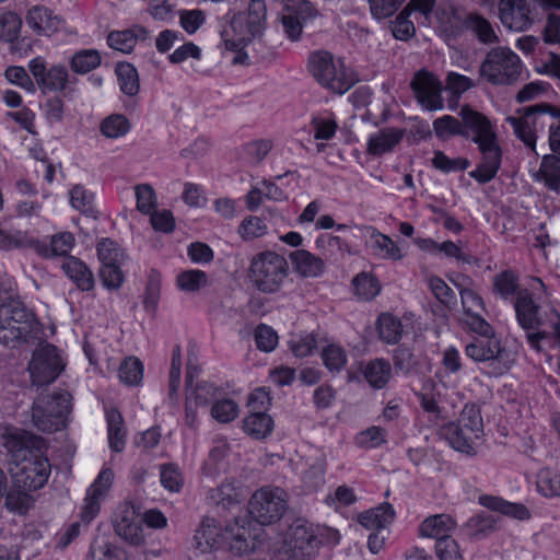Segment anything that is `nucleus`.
Returning a JSON list of instances; mask_svg holds the SVG:
<instances>
[{
	"mask_svg": "<svg viewBox=\"0 0 560 560\" xmlns=\"http://www.w3.org/2000/svg\"><path fill=\"white\" fill-rule=\"evenodd\" d=\"M106 422L109 447L113 452L119 453L126 444L122 416L116 408L108 409L106 410Z\"/></svg>",
	"mask_w": 560,
	"mask_h": 560,
	"instance_id": "obj_33",
	"label": "nucleus"
},
{
	"mask_svg": "<svg viewBox=\"0 0 560 560\" xmlns=\"http://www.w3.org/2000/svg\"><path fill=\"white\" fill-rule=\"evenodd\" d=\"M248 278L257 291L264 294L278 293L289 278V264L276 252L258 253L250 260Z\"/></svg>",
	"mask_w": 560,
	"mask_h": 560,
	"instance_id": "obj_3",
	"label": "nucleus"
},
{
	"mask_svg": "<svg viewBox=\"0 0 560 560\" xmlns=\"http://www.w3.org/2000/svg\"><path fill=\"white\" fill-rule=\"evenodd\" d=\"M18 470L13 474V482L18 488L36 491L48 481L51 465L42 451L23 457L16 463Z\"/></svg>",
	"mask_w": 560,
	"mask_h": 560,
	"instance_id": "obj_10",
	"label": "nucleus"
},
{
	"mask_svg": "<svg viewBox=\"0 0 560 560\" xmlns=\"http://www.w3.org/2000/svg\"><path fill=\"white\" fill-rule=\"evenodd\" d=\"M25 23L35 35L51 36L63 27L65 20L48 7L35 4L27 10Z\"/></svg>",
	"mask_w": 560,
	"mask_h": 560,
	"instance_id": "obj_17",
	"label": "nucleus"
},
{
	"mask_svg": "<svg viewBox=\"0 0 560 560\" xmlns=\"http://www.w3.org/2000/svg\"><path fill=\"white\" fill-rule=\"evenodd\" d=\"M353 291L358 299L371 301L381 292L380 281L370 272H360L352 280Z\"/></svg>",
	"mask_w": 560,
	"mask_h": 560,
	"instance_id": "obj_41",
	"label": "nucleus"
},
{
	"mask_svg": "<svg viewBox=\"0 0 560 560\" xmlns=\"http://www.w3.org/2000/svg\"><path fill=\"white\" fill-rule=\"evenodd\" d=\"M443 433L454 450L466 454H470L474 451V440L479 438L455 422L445 425Z\"/></svg>",
	"mask_w": 560,
	"mask_h": 560,
	"instance_id": "obj_34",
	"label": "nucleus"
},
{
	"mask_svg": "<svg viewBox=\"0 0 560 560\" xmlns=\"http://www.w3.org/2000/svg\"><path fill=\"white\" fill-rule=\"evenodd\" d=\"M242 491L234 481L225 480L220 486L209 490L207 499L211 504L230 509L242 500Z\"/></svg>",
	"mask_w": 560,
	"mask_h": 560,
	"instance_id": "obj_31",
	"label": "nucleus"
},
{
	"mask_svg": "<svg viewBox=\"0 0 560 560\" xmlns=\"http://www.w3.org/2000/svg\"><path fill=\"white\" fill-rule=\"evenodd\" d=\"M115 533L132 546L144 542V535L138 513L131 502L120 503L113 516Z\"/></svg>",
	"mask_w": 560,
	"mask_h": 560,
	"instance_id": "obj_14",
	"label": "nucleus"
},
{
	"mask_svg": "<svg viewBox=\"0 0 560 560\" xmlns=\"http://www.w3.org/2000/svg\"><path fill=\"white\" fill-rule=\"evenodd\" d=\"M42 442V439L18 429L10 430L3 435V446L12 455L15 463L39 451Z\"/></svg>",
	"mask_w": 560,
	"mask_h": 560,
	"instance_id": "obj_20",
	"label": "nucleus"
},
{
	"mask_svg": "<svg viewBox=\"0 0 560 560\" xmlns=\"http://www.w3.org/2000/svg\"><path fill=\"white\" fill-rule=\"evenodd\" d=\"M287 11L296 18L303 27L315 20L318 15L317 9L308 0H298L287 7Z\"/></svg>",
	"mask_w": 560,
	"mask_h": 560,
	"instance_id": "obj_64",
	"label": "nucleus"
},
{
	"mask_svg": "<svg viewBox=\"0 0 560 560\" xmlns=\"http://www.w3.org/2000/svg\"><path fill=\"white\" fill-rule=\"evenodd\" d=\"M528 290H529V294H532L534 304L537 306V318L539 322V329L547 330V329H549V327L547 325V317H548L549 311L545 312L544 315H540L541 307H540L539 302L541 300L550 296L548 288L540 278L533 277L532 283H530V289H528Z\"/></svg>",
	"mask_w": 560,
	"mask_h": 560,
	"instance_id": "obj_56",
	"label": "nucleus"
},
{
	"mask_svg": "<svg viewBox=\"0 0 560 560\" xmlns=\"http://www.w3.org/2000/svg\"><path fill=\"white\" fill-rule=\"evenodd\" d=\"M289 508V494L280 487L265 486L248 502L249 514L260 525L278 523Z\"/></svg>",
	"mask_w": 560,
	"mask_h": 560,
	"instance_id": "obj_8",
	"label": "nucleus"
},
{
	"mask_svg": "<svg viewBox=\"0 0 560 560\" xmlns=\"http://www.w3.org/2000/svg\"><path fill=\"white\" fill-rule=\"evenodd\" d=\"M65 273L82 291H90L94 288V277L89 267L79 258L69 256L62 264Z\"/></svg>",
	"mask_w": 560,
	"mask_h": 560,
	"instance_id": "obj_28",
	"label": "nucleus"
},
{
	"mask_svg": "<svg viewBox=\"0 0 560 560\" xmlns=\"http://www.w3.org/2000/svg\"><path fill=\"white\" fill-rule=\"evenodd\" d=\"M238 415L237 404L230 399L215 400L211 407V416L221 423L233 421Z\"/></svg>",
	"mask_w": 560,
	"mask_h": 560,
	"instance_id": "obj_62",
	"label": "nucleus"
},
{
	"mask_svg": "<svg viewBox=\"0 0 560 560\" xmlns=\"http://www.w3.org/2000/svg\"><path fill=\"white\" fill-rule=\"evenodd\" d=\"M518 113L521 117H508L506 120L513 127L516 137L533 150L536 145V132L544 129V117H560V109L547 103L524 107Z\"/></svg>",
	"mask_w": 560,
	"mask_h": 560,
	"instance_id": "obj_9",
	"label": "nucleus"
},
{
	"mask_svg": "<svg viewBox=\"0 0 560 560\" xmlns=\"http://www.w3.org/2000/svg\"><path fill=\"white\" fill-rule=\"evenodd\" d=\"M118 376L126 385L132 386L139 384L143 377L142 362L135 357L125 359L119 366Z\"/></svg>",
	"mask_w": 560,
	"mask_h": 560,
	"instance_id": "obj_50",
	"label": "nucleus"
},
{
	"mask_svg": "<svg viewBox=\"0 0 560 560\" xmlns=\"http://www.w3.org/2000/svg\"><path fill=\"white\" fill-rule=\"evenodd\" d=\"M89 560H126V552L107 537L97 536L91 542Z\"/></svg>",
	"mask_w": 560,
	"mask_h": 560,
	"instance_id": "obj_37",
	"label": "nucleus"
},
{
	"mask_svg": "<svg viewBox=\"0 0 560 560\" xmlns=\"http://www.w3.org/2000/svg\"><path fill=\"white\" fill-rule=\"evenodd\" d=\"M71 395L66 390L39 395L32 407L34 425L47 433L61 430L71 412Z\"/></svg>",
	"mask_w": 560,
	"mask_h": 560,
	"instance_id": "obj_4",
	"label": "nucleus"
},
{
	"mask_svg": "<svg viewBox=\"0 0 560 560\" xmlns=\"http://www.w3.org/2000/svg\"><path fill=\"white\" fill-rule=\"evenodd\" d=\"M395 518V510L389 503H383L358 515V522L371 530L387 527Z\"/></svg>",
	"mask_w": 560,
	"mask_h": 560,
	"instance_id": "obj_27",
	"label": "nucleus"
},
{
	"mask_svg": "<svg viewBox=\"0 0 560 560\" xmlns=\"http://www.w3.org/2000/svg\"><path fill=\"white\" fill-rule=\"evenodd\" d=\"M218 387L209 383L198 384L191 392L187 393L186 399H191L195 407H206L215 401Z\"/></svg>",
	"mask_w": 560,
	"mask_h": 560,
	"instance_id": "obj_58",
	"label": "nucleus"
},
{
	"mask_svg": "<svg viewBox=\"0 0 560 560\" xmlns=\"http://www.w3.org/2000/svg\"><path fill=\"white\" fill-rule=\"evenodd\" d=\"M268 226L265 221L258 217L250 215L245 218L238 226V234L244 241H252L267 234Z\"/></svg>",
	"mask_w": 560,
	"mask_h": 560,
	"instance_id": "obj_57",
	"label": "nucleus"
},
{
	"mask_svg": "<svg viewBox=\"0 0 560 560\" xmlns=\"http://www.w3.org/2000/svg\"><path fill=\"white\" fill-rule=\"evenodd\" d=\"M534 9L530 0H500L499 18L508 28L524 32L534 23Z\"/></svg>",
	"mask_w": 560,
	"mask_h": 560,
	"instance_id": "obj_15",
	"label": "nucleus"
},
{
	"mask_svg": "<svg viewBox=\"0 0 560 560\" xmlns=\"http://www.w3.org/2000/svg\"><path fill=\"white\" fill-rule=\"evenodd\" d=\"M32 236L22 231H5L0 229V249L31 248Z\"/></svg>",
	"mask_w": 560,
	"mask_h": 560,
	"instance_id": "obj_60",
	"label": "nucleus"
},
{
	"mask_svg": "<svg viewBox=\"0 0 560 560\" xmlns=\"http://www.w3.org/2000/svg\"><path fill=\"white\" fill-rule=\"evenodd\" d=\"M432 166L445 174L452 172H462L468 168L469 161L465 158H448L444 152L436 150L434 151L431 160Z\"/></svg>",
	"mask_w": 560,
	"mask_h": 560,
	"instance_id": "obj_54",
	"label": "nucleus"
},
{
	"mask_svg": "<svg viewBox=\"0 0 560 560\" xmlns=\"http://www.w3.org/2000/svg\"><path fill=\"white\" fill-rule=\"evenodd\" d=\"M288 546L295 559L304 560L310 559L316 553L319 540L311 528L304 525H296L290 530Z\"/></svg>",
	"mask_w": 560,
	"mask_h": 560,
	"instance_id": "obj_21",
	"label": "nucleus"
},
{
	"mask_svg": "<svg viewBox=\"0 0 560 560\" xmlns=\"http://www.w3.org/2000/svg\"><path fill=\"white\" fill-rule=\"evenodd\" d=\"M410 85L422 107L428 110L443 108L442 84L431 72L424 69L418 71L413 75Z\"/></svg>",
	"mask_w": 560,
	"mask_h": 560,
	"instance_id": "obj_16",
	"label": "nucleus"
},
{
	"mask_svg": "<svg viewBox=\"0 0 560 560\" xmlns=\"http://www.w3.org/2000/svg\"><path fill=\"white\" fill-rule=\"evenodd\" d=\"M320 357L325 368L332 374L340 373L348 362L346 350L336 343H329L324 347Z\"/></svg>",
	"mask_w": 560,
	"mask_h": 560,
	"instance_id": "obj_42",
	"label": "nucleus"
},
{
	"mask_svg": "<svg viewBox=\"0 0 560 560\" xmlns=\"http://www.w3.org/2000/svg\"><path fill=\"white\" fill-rule=\"evenodd\" d=\"M243 428L248 435L255 439H262L271 433L273 421L264 411H253L243 420Z\"/></svg>",
	"mask_w": 560,
	"mask_h": 560,
	"instance_id": "obj_39",
	"label": "nucleus"
},
{
	"mask_svg": "<svg viewBox=\"0 0 560 560\" xmlns=\"http://www.w3.org/2000/svg\"><path fill=\"white\" fill-rule=\"evenodd\" d=\"M22 19L12 11L0 14V39L13 43L20 36Z\"/></svg>",
	"mask_w": 560,
	"mask_h": 560,
	"instance_id": "obj_51",
	"label": "nucleus"
},
{
	"mask_svg": "<svg viewBox=\"0 0 560 560\" xmlns=\"http://www.w3.org/2000/svg\"><path fill=\"white\" fill-rule=\"evenodd\" d=\"M128 119L122 115H112L101 124V132L107 138H119L129 131Z\"/></svg>",
	"mask_w": 560,
	"mask_h": 560,
	"instance_id": "obj_59",
	"label": "nucleus"
},
{
	"mask_svg": "<svg viewBox=\"0 0 560 560\" xmlns=\"http://www.w3.org/2000/svg\"><path fill=\"white\" fill-rule=\"evenodd\" d=\"M74 236L70 232H59L49 240L32 237L31 248L44 258L67 256L74 246Z\"/></svg>",
	"mask_w": 560,
	"mask_h": 560,
	"instance_id": "obj_22",
	"label": "nucleus"
},
{
	"mask_svg": "<svg viewBox=\"0 0 560 560\" xmlns=\"http://www.w3.org/2000/svg\"><path fill=\"white\" fill-rule=\"evenodd\" d=\"M160 481L162 487L172 493H177L184 486V477L175 464H163L160 467Z\"/></svg>",
	"mask_w": 560,
	"mask_h": 560,
	"instance_id": "obj_52",
	"label": "nucleus"
},
{
	"mask_svg": "<svg viewBox=\"0 0 560 560\" xmlns=\"http://www.w3.org/2000/svg\"><path fill=\"white\" fill-rule=\"evenodd\" d=\"M289 259L294 271L303 278H316L325 271L324 259L306 249L291 252Z\"/></svg>",
	"mask_w": 560,
	"mask_h": 560,
	"instance_id": "obj_24",
	"label": "nucleus"
},
{
	"mask_svg": "<svg viewBox=\"0 0 560 560\" xmlns=\"http://www.w3.org/2000/svg\"><path fill=\"white\" fill-rule=\"evenodd\" d=\"M537 490L546 498L560 497V472L550 468H541L537 474Z\"/></svg>",
	"mask_w": 560,
	"mask_h": 560,
	"instance_id": "obj_44",
	"label": "nucleus"
},
{
	"mask_svg": "<svg viewBox=\"0 0 560 560\" xmlns=\"http://www.w3.org/2000/svg\"><path fill=\"white\" fill-rule=\"evenodd\" d=\"M433 130L435 136L442 140L456 136L463 137V120L451 115H444L433 121Z\"/></svg>",
	"mask_w": 560,
	"mask_h": 560,
	"instance_id": "obj_47",
	"label": "nucleus"
},
{
	"mask_svg": "<svg viewBox=\"0 0 560 560\" xmlns=\"http://www.w3.org/2000/svg\"><path fill=\"white\" fill-rule=\"evenodd\" d=\"M93 201V194L82 185H75L70 190L71 206L83 213H92L94 211Z\"/></svg>",
	"mask_w": 560,
	"mask_h": 560,
	"instance_id": "obj_63",
	"label": "nucleus"
},
{
	"mask_svg": "<svg viewBox=\"0 0 560 560\" xmlns=\"http://www.w3.org/2000/svg\"><path fill=\"white\" fill-rule=\"evenodd\" d=\"M479 503L492 512H499L503 515L512 516L517 520H527L530 514L528 509L520 503L504 501L493 495H480Z\"/></svg>",
	"mask_w": 560,
	"mask_h": 560,
	"instance_id": "obj_30",
	"label": "nucleus"
},
{
	"mask_svg": "<svg viewBox=\"0 0 560 560\" xmlns=\"http://www.w3.org/2000/svg\"><path fill=\"white\" fill-rule=\"evenodd\" d=\"M463 26L466 31L470 32L480 44L494 45L500 42L498 34L499 27L479 13H468L463 21Z\"/></svg>",
	"mask_w": 560,
	"mask_h": 560,
	"instance_id": "obj_23",
	"label": "nucleus"
},
{
	"mask_svg": "<svg viewBox=\"0 0 560 560\" xmlns=\"http://www.w3.org/2000/svg\"><path fill=\"white\" fill-rule=\"evenodd\" d=\"M176 282L182 291L197 292L208 285V275L202 270L190 269L180 272Z\"/></svg>",
	"mask_w": 560,
	"mask_h": 560,
	"instance_id": "obj_49",
	"label": "nucleus"
},
{
	"mask_svg": "<svg viewBox=\"0 0 560 560\" xmlns=\"http://www.w3.org/2000/svg\"><path fill=\"white\" fill-rule=\"evenodd\" d=\"M63 369L57 348L46 345L36 350L28 364L32 382L36 386L52 383Z\"/></svg>",
	"mask_w": 560,
	"mask_h": 560,
	"instance_id": "obj_12",
	"label": "nucleus"
},
{
	"mask_svg": "<svg viewBox=\"0 0 560 560\" xmlns=\"http://www.w3.org/2000/svg\"><path fill=\"white\" fill-rule=\"evenodd\" d=\"M101 55L95 49H82L71 58V69L77 73H88L101 65Z\"/></svg>",
	"mask_w": 560,
	"mask_h": 560,
	"instance_id": "obj_48",
	"label": "nucleus"
},
{
	"mask_svg": "<svg viewBox=\"0 0 560 560\" xmlns=\"http://www.w3.org/2000/svg\"><path fill=\"white\" fill-rule=\"evenodd\" d=\"M316 249L329 260L337 261L350 253L349 245L339 236L331 234H320L315 241Z\"/></svg>",
	"mask_w": 560,
	"mask_h": 560,
	"instance_id": "obj_36",
	"label": "nucleus"
},
{
	"mask_svg": "<svg viewBox=\"0 0 560 560\" xmlns=\"http://www.w3.org/2000/svg\"><path fill=\"white\" fill-rule=\"evenodd\" d=\"M456 522L448 514H436L427 517L419 526L422 537L434 538L436 541L444 539L455 530Z\"/></svg>",
	"mask_w": 560,
	"mask_h": 560,
	"instance_id": "obj_25",
	"label": "nucleus"
},
{
	"mask_svg": "<svg viewBox=\"0 0 560 560\" xmlns=\"http://www.w3.org/2000/svg\"><path fill=\"white\" fill-rule=\"evenodd\" d=\"M524 71L521 58L509 47H495L488 51L480 65V75L493 85H512Z\"/></svg>",
	"mask_w": 560,
	"mask_h": 560,
	"instance_id": "obj_5",
	"label": "nucleus"
},
{
	"mask_svg": "<svg viewBox=\"0 0 560 560\" xmlns=\"http://www.w3.org/2000/svg\"><path fill=\"white\" fill-rule=\"evenodd\" d=\"M537 179L544 182L546 187L552 191L560 189V158L556 155H545L542 158Z\"/></svg>",
	"mask_w": 560,
	"mask_h": 560,
	"instance_id": "obj_40",
	"label": "nucleus"
},
{
	"mask_svg": "<svg viewBox=\"0 0 560 560\" xmlns=\"http://www.w3.org/2000/svg\"><path fill=\"white\" fill-rule=\"evenodd\" d=\"M225 537L230 549L236 555L241 556L255 549V536L244 525H240L238 522L225 528Z\"/></svg>",
	"mask_w": 560,
	"mask_h": 560,
	"instance_id": "obj_29",
	"label": "nucleus"
},
{
	"mask_svg": "<svg viewBox=\"0 0 560 560\" xmlns=\"http://www.w3.org/2000/svg\"><path fill=\"white\" fill-rule=\"evenodd\" d=\"M267 7L265 0H250L247 12L234 13L221 23L220 36L228 50L240 51L266 28Z\"/></svg>",
	"mask_w": 560,
	"mask_h": 560,
	"instance_id": "obj_2",
	"label": "nucleus"
},
{
	"mask_svg": "<svg viewBox=\"0 0 560 560\" xmlns=\"http://www.w3.org/2000/svg\"><path fill=\"white\" fill-rule=\"evenodd\" d=\"M498 521L499 516L489 512H481L470 517L466 527L470 536L481 538L494 530Z\"/></svg>",
	"mask_w": 560,
	"mask_h": 560,
	"instance_id": "obj_46",
	"label": "nucleus"
},
{
	"mask_svg": "<svg viewBox=\"0 0 560 560\" xmlns=\"http://www.w3.org/2000/svg\"><path fill=\"white\" fill-rule=\"evenodd\" d=\"M137 210L142 214H150L158 208V196L150 184H139L135 187Z\"/></svg>",
	"mask_w": 560,
	"mask_h": 560,
	"instance_id": "obj_53",
	"label": "nucleus"
},
{
	"mask_svg": "<svg viewBox=\"0 0 560 560\" xmlns=\"http://www.w3.org/2000/svg\"><path fill=\"white\" fill-rule=\"evenodd\" d=\"M456 423L466 428V431L480 436L483 423L479 407L475 404H466L460 412L458 422Z\"/></svg>",
	"mask_w": 560,
	"mask_h": 560,
	"instance_id": "obj_55",
	"label": "nucleus"
},
{
	"mask_svg": "<svg viewBox=\"0 0 560 560\" xmlns=\"http://www.w3.org/2000/svg\"><path fill=\"white\" fill-rule=\"evenodd\" d=\"M465 352L476 362H488L492 366V371L489 372L492 376L502 375L510 368L505 362L508 352L495 339L476 340L466 346Z\"/></svg>",
	"mask_w": 560,
	"mask_h": 560,
	"instance_id": "obj_13",
	"label": "nucleus"
},
{
	"mask_svg": "<svg viewBox=\"0 0 560 560\" xmlns=\"http://www.w3.org/2000/svg\"><path fill=\"white\" fill-rule=\"evenodd\" d=\"M31 491L23 488H18L13 482V487L8 491L5 497V506L8 510L25 514L34 504V497L30 493Z\"/></svg>",
	"mask_w": 560,
	"mask_h": 560,
	"instance_id": "obj_45",
	"label": "nucleus"
},
{
	"mask_svg": "<svg viewBox=\"0 0 560 560\" xmlns=\"http://www.w3.org/2000/svg\"><path fill=\"white\" fill-rule=\"evenodd\" d=\"M114 471L109 467H103L86 491L105 500L114 483Z\"/></svg>",
	"mask_w": 560,
	"mask_h": 560,
	"instance_id": "obj_61",
	"label": "nucleus"
},
{
	"mask_svg": "<svg viewBox=\"0 0 560 560\" xmlns=\"http://www.w3.org/2000/svg\"><path fill=\"white\" fill-rule=\"evenodd\" d=\"M96 250L101 262L100 277L103 285L109 290L119 289L125 280L121 270L125 260L124 250L110 238L98 242Z\"/></svg>",
	"mask_w": 560,
	"mask_h": 560,
	"instance_id": "obj_11",
	"label": "nucleus"
},
{
	"mask_svg": "<svg viewBox=\"0 0 560 560\" xmlns=\"http://www.w3.org/2000/svg\"><path fill=\"white\" fill-rule=\"evenodd\" d=\"M36 325L34 313L20 300L10 299L0 305V343L25 341Z\"/></svg>",
	"mask_w": 560,
	"mask_h": 560,
	"instance_id": "obj_7",
	"label": "nucleus"
},
{
	"mask_svg": "<svg viewBox=\"0 0 560 560\" xmlns=\"http://www.w3.org/2000/svg\"><path fill=\"white\" fill-rule=\"evenodd\" d=\"M225 530L213 517H203L192 537V547L201 553L219 548L225 541Z\"/></svg>",
	"mask_w": 560,
	"mask_h": 560,
	"instance_id": "obj_19",
	"label": "nucleus"
},
{
	"mask_svg": "<svg viewBox=\"0 0 560 560\" xmlns=\"http://www.w3.org/2000/svg\"><path fill=\"white\" fill-rule=\"evenodd\" d=\"M116 74L119 88L122 93L133 96L139 92V77L137 69L130 63H118Z\"/></svg>",
	"mask_w": 560,
	"mask_h": 560,
	"instance_id": "obj_43",
	"label": "nucleus"
},
{
	"mask_svg": "<svg viewBox=\"0 0 560 560\" xmlns=\"http://www.w3.org/2000/svg\"><path fill=\"white\" fill-rule=\"evenodd\" d=\"M308 69L315 80L335 93L343 94L354 84L341 59H336L327 50H316L308 57Z\"/></svg>",
	"mask_w": 560,
	"mask_h": 560,
	"instance_id": "obj_6",
	"label": "nucleus"
},
{
	"mask_svg": "<svg viewBox=\"0 0 560 560\" xmlns=\"http://www.w3.org/2000/svg\"><path fill=\"white\" fill-rule=\"evenodd\" d=\"M365 381L375 389L386 386L392 376V366L385 359H374L368 362L363 369Z\"/></svg>",
	"mask_w": 560,
	"mask_h": 560,
	"instance_id": "obj_35",
	"label": "nucleus"
},
{
	"mask_svg": "<svg viewBox=\"0 0 560 560\" xmlns=\"http://www.w3.org/2000/svg\"><path fill=\"white\" fill-rule=\"evenodd\" d=\"M28 69L43 92L61 91L68 83V70L57 65L47 69L42 58H34L28 62Z\"/></svg>",
	"mask_w": 560,
	"mask_h": 560,
	"instance_id": "obj_18",
	"label": "nucleus"
},
{
	"mask_svg": "<svg viewBox=\"0 0 560 560\" xmlns=\"http://www.w3.org/2000/svg\"><path fill=\"white\" fill-rule=\"evenodd\" d=\"M404 131L397 128H385L369 136L368 152L372 155H383L392 152L401 141Z\"/></svg>",
	"mask_w": 560,
	"mask_h": 560,
	"instance_id": "obj_26",
	"label": "nucleus"
},
{
	"mask_svg": "<svg viewBox=\"0 0 560 560\" xmlns=\"http://www.w3.org/2000/svg\"><path fill=\"white\" fill-rule=\"evenodd\" d=\"M459 117L463 120V137L477 144L481 154L478 166L469 172V176L480 184L492 180L502 161V151L493 124L480 112L468 105L462 106Z\"/></svg>",
	"mask_w": 560,
	"mask_h": 560,
	"instance_id": "obj_1",
	"label": "nucleus"
},
{
	"mask_svg": "<svg viewBox=\"0 0 560 560\" xmlns=\"http://www.w3.org/2000/svg\"><path fill=\"white\" fill-rule=\"evenodd\" d=\"M378 337L388 345L398 343L402 336V325L398 317L382 313L376 322Z\"/></svg>",
	"mask_w": 560,
	"mask_h": 560,
	"instance_id": "obj_38",
	"label": "nucleus"
},
{
	"mask_svg": "<svg viewBox=\"0 0 560 560\" xmlns=\"http://www.w3.org/2000/svg\"><path fill=\"white\" fill-rule=\"evenodd\" d=\"M370 243L374 255L382 259L400 260L405 256L397 243L375 229L371 232Z\"/></svg>",
	"mask_w": 560,
	"mask_h": 560,
	"instance_id": "obj_32",
	"label": "nucleus"
}]
</instances>
